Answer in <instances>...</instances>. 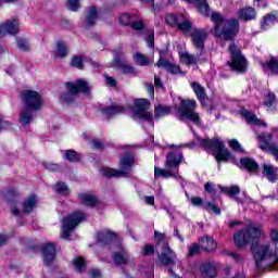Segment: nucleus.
<instances>
[{"label": "nucleus", "instance_id": "e433bc0d", "mask_svg": "<svg viewBox=\"0 0 278 278\" xmlns=\"http://www.w3.org/2000/svg\"><path fill=\"white\" fill-rule=\"evenodd\" d=\"M55 55L56 58H61L64 60L66 55H68V46L62 41L56 42V50H55Z\"/></svg>", "mask_w": 278, "mask_h": 278}, {"label": "nucleus", "instance_id": "e2e57ef3", "mask_svg": "<svg viewBox=\"0 0 278 278\" xmlns=\"http://www.w3.org/2000/svg\"><path fill=\"white\" fill-rule=\"evenodd\" d=\"M191 203L195 207H201V205H203V199H201L200 197L192 198Z\"/></svg>", "mask_w": 278, "mask_h": 278}, {"label": "nucleus", "instance_id": "9d476101", "mask_svg": "<svg viewBox=\"0 0 278 278\" xmlns=\"http://www.w3.org/2000/svg\"><path fill=\"white\" fill-rule=\"evenodd\" d=\"M150 108L151 102H149V100L136 99L131 118L134 121H143L144 123H151V121H153V114L148 111Z\"/></svg>", "mask_w": 278, "mask_h": 278}, {"label": "nucleus", "instance_id": "4468645a", "mask_svg": "<svg viewBox=\"0 0 278 278\" xmlns=\"http://www.w3.org/2000/svg\"><path fill=\"white\" fill-rule=\"evenodd\" d=\"M112 65L124 73V75H134L136 70L125 60V54L119 52L114 55Z\"/></svg>", "mask_w": 278, "mask_h": 278}, {"label": "nucleus", "instance_id": "09e8293b", "mask_svg": "<svg viewBox=\"0 0 278 278\" xmlns=\"http://www.w3.org/2000/svg\"><path fill=\"white\" fill-rule=\"evenodd\" d=\"M67 8L72 12H77L81 5L79 4V0H67Z\"/></svg>", "mask_w": 278, "mask_h": 278}, {"label": "nucleus", "instance_id": "6e6552de", "mask_svg": "<svg viewBox=\"0 0 278 278\" xmlns=\"http://www.w3.org/2000/svg\"><path fill=\"white\" fill-rule=\"evenodd\" d=\"M195 110V100H181L179 108H176V112L178 113L177 117L180 121H191V123H194V125H201V117Z\"/></svg>", "mask_w": 278, "mask_h": 278}, {"label": "nucleus", "instance_id": "f3484780", "mask_svg": "<svg viewBox=\"0 0 278 278\" xmlns=\"http://www.w3.org/2000/svg\"><path fill=\"white\" fill-rule=\"evenodd\" d=\"M41 253L43 255V263L46 266H51L53 262H55V243H47L46 245L41 247Z\"/></svg>", "mask_w": 278, "mask_h": 278}, {"label": "nucleus", "instance_id": "a878e982", "mask_svg": "<svg viewBox=\"0 0 278 278\" xmlns=\"http://www.w3.org/2000/svg\"><path fill=\"white\" fill-rule=\"evenodd\" d=\"M78 199L83 205H87V207H94L97 203H99V200L96 195L91 193H79Z\"/></svg>", "mask_w": 278, "mask_h": 278}, {"label": "nucleus", "instance_id": "37998d69", "mask_svg": "<svg viewBox=\"0 0 278 278\" xmlns=\"http://www.w3.org/2000/svg\"><path fill=\"white\" fill-rule=\"evenodd\" d=\"M73 264L78 273H84V268H86V261L84 260V257L78 256L74 258Z\"/></svg>", "mask_w": 278, "mask_h": 278}, {"label": "nucleus", "instance_id": "7ed1b4c3", "mask_svg": "<svg viewBox=\"0 0 278 278\" xmlns=\"http://www.w3.org/2000/svg\"><path fill=\"white\" fill-rule=\"evenodd\" d=\"M21 97L25 108L20 113V123L23 127H27L34 121V112L42 110V96L38 91L24 90Z\"/></svg>", "mask_w": 278, "mask_h": 278}, {"label": "nucleus", "instance_id": "393cba45", "mask_svg": "<svg viewBox=\"0 0 278 278\" xmlns=\"http://www.w3.org/2000/svg\"><path fill=\"white\" fill-rule=\"evenodd\" d=\"M97 238V242L99 244H112V242H114V240H116V233L111 232V231H102V232H98L96 235Z\"/></svg>", "mask_w": 278, "mask_h": 278}, {"label": "nucleus", "instance_id": "dca6fc26", "mask_svg": "<svg viewBox=\"0 0 278 278\" xmlns=\"http://www.w3.org/2000/svg\"><path fill=\"white\" fill-rule=\"evenodd\" d=\"M18 27L20 23L16 18L8 20L5 23L0 24V38H5L8 35L16 36Z\"/></svg>", "mask_w": 278, "mask_h": 278}, {"label": "nucleus", "instance_id": "79ce46f5", "mask_svg": "<svg viewBox=\"0 0 278 278\" xmlns=\"http://www.w3.org/2000/svg\"><path fill=\"white\" fill-rule=\"evenodd\" d=\"M177 27L180 31H190L192 29V23L182 16V20L178 21Z\"/></svg>", "mask_w": 278, "mask_h": 278}, {"label": "nucleus", "instance_id": "a19ab883", "mask_svg": "<svg viewBox=\"0 0 278 278\" xmlns=\"http://www.w3.org/2000/svg\"><path fill=\"white\" fill-rule=\"evenodd\" d=\"M180 59L188 65L197 64V62H199V59L194 54H190L188 52L180 54Z\"/></svg>", "mask_w": 278, "mask_h": 278}, {"label": "nucleus", "instance_id": "c756f323", "mask_svg": "<svg viewBox=\"0 0 278 278\" xmlns=\"http://www.w3.org/2000/svg\"><path fill=\"white\" fill-rule=\"evenodd\" d=\"M191 88L201 103H203V101L207 99V93H205V88L201 86V84L191 83Z\"/></svg>", "mask_w": 278, "mask_h": 278}, {"label": "nucleus", "instance_id": "20e7f679", "mask_svg": "<svg viewBox=\"0 0 278 278\" xmlns=\"http://www.w3.org/2000/svg\"><path fill=\"white\" fill-rule=\"evenodd\" d=\"M184 162V153L181 152H169L166 156L165 169L160 167H154V177L155 179L164 177H173L174 179H184L179 175V165Z\"/></svg>", "mask_w": 278, "mask_h": 278}, {"label": "nucleus", "instance_id": "473e14b6", "mask_svg": "<svg viewBox=\"0 0 278 278\" xmlns=\"http://www.w3.org/2000/svg\"><path fill=\"white\" fill-rule=\"evenodd\" d=\"M168 114H170V106L162 104H157L156 106H154V118H164V116H168Z\"/></svg>", "mask_w": 278, "mask_h": 278}, {"label": "nucleus", "instance_id": "f8f14e48", "mask_svg": "<svg viewBox=\"0 0 278 278\" xmlns=\"http://www.w3.org/2000/svg\"><path fill=\"white\" fill-rule=\"evenodd\" d=\"M258 140L261 142L260 149L271 153L278 162V146L273 143V134H260Z\"/></svg>", "mask_w": 278, "mask_h": 278}, {"label": "nucleus", "instance_id": "58836bf2", "mask_svg": "<svg viewBox=\"0 0 278 278\" xmlns=\"http://www.w3.org/2000/svg\"><path fill=\"white\" fill-rule=\"evenodd\" d=\"M165 21L167 23V25H178L179 21H184V15L178 14L175 15L173 13H169L166 15Z\"/></svg>", "mask_w": 278, "mask_h": 278}, {"label": "nucleus", "instance_id": "de8ad7c7", "mask_svg": "<svg viewBox=\"0 0 278 278\" xmlns=\"http://www.w3.org/2000/svg\"><path fill=\"white\" fill-rule=\"evenodd\" d=\"M16 197H18V191L16 190V188H11L4 193V199L9 203L10 201H12V199H16Z\"/></svg>", "mask_w": 278, "mask_h": 278}, {"label": "nucleus", "instance_id": "c85d7f7f", "mask_svg": "<svg viewBox=\"0 0 278 278\" xmlns=\"http://www.w3.org/2000/svg\"><path fill=\"white\" fill-rule=\"evenodd\" d=\"M222 191L224 194H227V197H230L231 199H235L237 203H242V200L238 198V194H240V187L239 186H231V187H224L222 188Z\"/></svg>", "mask_w": 278, "mask_h": 278}, {"label": "nucleus", "instance_id": "680f3d73", "mask_svg": "<svg viewBox=\"0 0 278 278\" xmlns=\"http://www.w3.org/2000/svg\"><path fill=\"white\" fill-rule=\"evenodd\" d=\"M105 81L111 88H116V79L114 77L105 75Z\"/></svg>", "mask_w": 278, "mask_h": 278}, {"label": "nucleus", "instance_id": "f03ea898", "mask_svg": "<svg viewBox=\"0 0 278 278\" xmlns=\"http://www.w3.org/2000/svg\"><path fill=\"white\" fill-rule=\"evenodd\" d=\"M195 3L202 16H211V21L214 23L213 35L215 38L226 40L227 42H233L236 40V36L240 34V21L237 18L227 20L223 14L212 12L206 0H198Z\"/></svg>", "mask_w": 278, "mask_h": 278}, {"label": "nucleus", "instance_id": "2f4dec72", "mask_svg": "<svg viewBox=\"0 0 278 278\" xmlns=\"http://www.w3.org/2000/svg\"><path fill=\"white\" fill-rule=\"evenodd\" d=\"M201 273L204 275L206 278H214L216 277V266L212 263H204L200 267Z\"/></svg>", "mask_w": 278, "mask_h": 278}, {"label": "nucleus", "instance_id": "b1692460", "mask_svg": "<svg viewBox=\"0 0 278 278\" xmlns=\"http://www.w3.org/2000/svg\"><path fill=\"white\" fill-rule=\"evenodd\" d=\"M257 12L254 8L245 7L238 11L239 21H255Z\"/></svg>", "mask_w": 278, "mask_h": 278}, {"label": "nucleus", "instance_id": "4be33fe9", "mask_svg": "<svg viewBox=\"0 0 278 278\" xmlns=\"http://www.w3.org/2000/svg\"><path fill=\"white\" fill-rule=\"evenodd\" d=\"M277 170L278 168L270 164H266V163L263 164V172H262L263 177H266L267 180L270 181V184L277 182L278 180Z\"/></svg>", "mask_w": 278, "mask_h": 278}, {"label": "nucleus", "instance_id": "ea45409f", "mask_svg": "<svg viewBox=\"0 0 278 278\" xmlns=\"http://www.w3.org/2000/svg\"><path fill=\"white\" fill-rule=\"evenodd\" d=\"M55 192L59 194H62L63 197H66V194H71V189H68V186H66V182H58L54 186Z\"/></svg>", "mask_w": 278, "mask_h": 278}, {"label": "nucleus", "instance_id": "412c9836", "mask_svg": "<svg viewBox=\"0 0 278 278\" xmlns=\"http://www.w3.org/2000/svg\"><path fill=\"white\" fill-rule=\"evenodd\" d=\"M261 66H263L265 73L267 75H278V59L275 56H270L266 62H261Z\"/></svg>", "mask_w": 278, "mask_h": 278}, {"label": "nucleus", "instance_id": "0e129e2a", "mask_svg": "<svg viewBox=\"0 0 278 278\" xmlns=\"http://www.w3.org/2000/svg\"><path fill=\"white\" fill-rule=\"evenodd\" d=\"M10 127V122L3 118V115H0V129H8Z\"/></svg>", "mask_w": 278, "mask_h": 278}, {"label": "nucleus", "instance_id": "bb28decb", "mask_svg": "<svg viewBox=\"0 0 278 278\" xmlns=\"http://www.w3.org/2000/svg\"><path fill=\"white\" fill-rule=\"evenodd\" d=\"M200 245L203 251H216L218 244L214 241V238L205 236L200 240Z\"/></svg>", "mask_w": 278, "mask_h": 278}, {"label": "nucleus", "instance_id": "6ab92c4d", "mask_svg": "<svg viewBox=\"0 0 278 278\" xmlns=\"http://www.w3.org/2000/svg\"><path fill=\"white\" fill-rule=\"evenodd\" d=\"M119 247V251L115 252L112 255V260L115 266H123L131 263V255L124 250V248Z\"/></svg>", "mask_w": 278, "mask_h": 278}, {"label": "nucleus", "instance_id": "423d86ee", "mask_svg": "<svg viewBox=\"0 0 278 278\" xmlns=\"http://www.w3.org/2000/svg\"><path fill=\"white\" fill-rule=\"evenodd\" d=\"M65 88L67 92L61 94V103H73V101H75V96L78 94V92H83V94H88V92H90V86L88 85V81L84 79L67 81L65 83Z\"/></svg>", "mask_w": 278, "mask_h": 278}, {"label": "nucleus", "instance_id": "cd10ccee", "mask_svg": "<svg viewBox=\"0 0 278 278\" xmlns=\"http://www.w3.org/2000/svg\"><path fill=\"white\" fill-rule=\"evenodd\" d=\"M36 203H38L36 200V195H30L29 198L24 200L22 204L23 214H31V212H34V208L36 207Z\"/></svg>", "mask_w": 278, "mask_h": 278}, {"label": "nucleus", "instance_id": "9b49d317", "mask_svg": "<svg viewBox=\"0 0 278 278\" xmlns=\"http://www.w3.org/2000/svg\"><path fill=\"white\" fill-rule=\"evenodd\" d=\"M86 218V215L81 212H75L67 217L63 218L62 224V238L64 240H68L71 238V235L75 230V227L79 225V223H83V220Z\"/></svg>", "mask_w": 278, "mask_h": 278}, {"label": "nucleus", "instance_id": "aec40b11", "mask_svg": "<svg viewBox=\"0 0 278 278\" xmlns=\"http://www.w3.org/2000/svg\"><path fill=\"white\" fill-rule=\"evenodd\" d=\"M155 66H157V68H166L167 73H170V75H179V73H181L179 65L169 63L168 60L164 58H160Z\"/></svg>", "mask_w": 278, "mask_h": 278}, {"label": "nucleus", "instance_id": "c9c22d12", "mask_svg": "<svg viewBox=\"0 0 278 278\" xmlns=\"http://www.w3.org/2000/svg\"><path fill=\"white\" fill-rule=\"evenodd\" d=\"M64 156H65V160H67V162H71V163H77L81 161V154H79L75 150H65Z\"/></svg>", "mask_w": 278, "mask_h": 278}, {"label": "nucleus", "instance_id": "13d9d810", "mask_svg": "<svg viewBox=\"0 0 278 278\" xmlns=\"http://www.w3.org/2000/svg\"><path fill=\"white\" fill-rule=\"evenodd\" d=\"M275 93H268L267 101L264 102V105H266V108H271V105L275 103Z\"/></svg>", "mask_w": 278, "mask_h": 278}, {"label": "nucleus", "instance_id": "39448f33", "mask_svg": "<svg viewBox=\"0 0 278 278\" xmlns=\"http://www.w3.org/2000/svg\"><path fill=\"white\" fill-rule=\"evenodd\" d=\"M198 142H200L203 149H211L212 151H214V153H216L215 159L218 163V168H220V162H229L230 160H233V154H231L229 150L225 149V143L218 138H198Z\"/></svg>", "mask_w": 278, "mask_h": 278}, {"label": "nucleus", "instance_id": "0eeeda50", "mask_svg": "<svg viewBox=\"0 0 278 278\" xmlns=\"http://www.w3.org/2000/svg\"><path fill=\"white\" fill-rule=\"evenodd\" d=\"M135 159L134 155L128 153L121 157L119 160V170L109 167H103L101 169L104 177H129L134 168Z\"/></svg>", "mask_w": 278, "mask_h": 278}, {"label": "nucleus", "instance_id": "864d4df0", "mask_svg": "<svg viewBox=\"0 0 278 278\" xmlns=\"http://www.w3.org/2000/svg\"><path fill=\"white\" fill-rule=\"evenodd\" d=\"M119 22H121V25H124V26L131 25V17L129 16V14L124 13L119 16Z\"/></svg>", "mask_w": 278, "mask_h": 278}, {"label": "nucleus", "instance_id": "603ef678", "mask_svg": "<svg viewBox=\"0 0 278 278\" xmlns=\"http://www.w3.org/2000/svg\"><path fill=\"white\" fill-rule=\"evenodd\" d=\"M201 253V247L199 244L193 243L189 247V256L192 257L194 255H199Z\"/></svg>", "mask_w": 278, "mask_h": 278}, {"label": "nucleus", "instance_id": "ddd939ff", "mask_svg": "<svg viewBox=\"0 0 278 278\" xmlns=\"http://www.w3.org/2000/svg\"><path fill=\"white\" fill-rule=\"evenodd\" d=\"M159 261L163 266H175L177 264V254L166 242L162 248V253L159 255Z\"/></svg>", "mask_w": 278, "mask_h": 278}, {"label": "nucleus", "instance_id": "69168bd1", "mask_svg": "<svg viewBox=\"0 0 278 278\" xmlns=\"http://www.w3.org/2000/svg\"><path fill=\"white\" fill-rule=\"evenodd\" d=\"M154 86L155 88H164V83L157 75L154 76Z\"/></svg>", "mask_w": 278, "mask_h": 278}, {"label": "nucleus", "instance_id": "2eb2a0df", "mask_svg": "<svg viewBox=\"0 0 278 278\" xmlns=\"http://www.w3.org/2000/svg\"><path fill=\"white\" fill-rule=\"evenodd\" d=\"M191 40L195 49L200 50V55L205 49V40H207V31L203 28H193L191 31Z\"/></svg>", "mask_w": 278, "mask_h": 278}, {"label": "nucleus", "instance_id": "8fccbe9b", "mask_svg": "<svg viewBox=\"0 0 278 278\" xmlns=\"http://www.w3.org/2000/svg\"><path fill=\"white\" fill-rule=\"evenodd\" d=\"M154 253H155V247L153 244H147L142 249V255H144V257H149V255H153Z\"/></svg>", "mask_w": 278, "mask_h": 278}, {"label": "nucleus", "instance_id": "774afa93", "mask_svg": "<svg viewBox=\"0 0 278 278\" xmlns=\"http://www.w3.org/2000/svg\"><path fill=\"white\" fill-rule=\"evenodd\" d=\"M90 275L92 278H101V270H99L97 268H92L90 270Z\"/></svg>", "mask_w": 278, "mask_h": 278}, {"label": "nucleus", "instance_id": "4c0bfd02", "mask_svg": "<svg viewBox=\"0 0 278 278\" xmlns=\"http://www.w3.org/2000/svg\"><path fill=\"white\" fill-rule=\"evenodd\" d=\"M97 15H98L97 9L94 7H91L86 17V23L89 27H93L97 21Z\"/></svg>", "mask_w": 278, "mask_h": 278}, {"label": "nucleus", "instance_id": "f704fd0d", "mask_svg": "<svg viewBox=\"0 0 278 278\" xmlns=\"http://www.w3.org/2000/svg\"><path fill=\"white\" fill-rule=\"evenodd\" d=\"M132 59L135 61V64H137L138 66H149L151 59H149L147 55L140 53V52H136L132 55Z\"/></svg>", "mask_w": 278, "mask_h": 278}, {"label": "nucleus", "instance_id": "7c9ffc66", "mask_svg": "<svg viewBox=\"0 0 278 278\" xmlns=\"http://www.w3.org/2000/svg\"><path fill=\"white\" fill-rule=\"evenodd\" d=\"M240 163L243 166V168H245L250 173H255V170H257V168H260V164H257V162H255V160L250 159V157L241 159Z\"/></svg>", "mask_w": 278, "mask_h": 278}, {"label": "nucleus", "instance_id": "1a4fd4ad", "mask_svg": "<svg viewBox=\"0 0 278 278\" xmlns=\"http://www.w3.org/2000/svg\"><path fill=\"white\" fill-rule=\"evenodd\" d=\"M228 51L231 55V61H228V66L236 73H244L247 71V66H249V62H247V59L242 55L240 48L232 42L229 46Z\"/></svg>", "mask_w": 278, "mask_h": 278}, {"label": "nucleus", "instance_id": "5701e85b", "mask_svg": "<svg viewBox=\"0 0 278 278\" xmlns=\"http://www.w3.org/2000/svg\"><path fill=\"white\" fill-rule=\"evenodd\" d=\"M241 116H243V118H245L247 123H249L250 125L268 127V124L256 117L255 114L249 110H242Z\"/></svg>", "mask_w": 278, "mask_h": 278}, {"label": "nucleus", "instance_id": "f257e3e1", "mask_svg": "<svg viewBox=\"0 0 278 278\" xmlns=\"http://www.w3.org/2000/svg\"><path fill=\"white\" fill-rule=\"evenodd\" d=\"M264 236L262 225H249L245 230H239L233 236L235 244L242 249L244 244H251V251L255 261L256 268H262V263L269 260L268 264H275L278 262V250L273 252L270 244L260 243V238ZM271 240L278 242V230L271 231Z\"/></svg>", "mask_w": 278, "mask_h": 278}, {"label": "nucleus", "instance_id": "338daca9", "mask_svg": "<svg viewBox=\"0 0 278 278\" xmlns=\"http://www.w3.org/2000/svg\"><path fill=\"white\" fill-rule=\"evenodd\" d=\"M92 148L93 149H103V142H101V140H99V139H94L92 141Z\"/></svg>", "mask_w": 278, "mask_h": 278}, {"label": "nucleus", "instance_id": "3c124183", "mask_svg": "<svg viewBox=\"0 0 278 278\" xmlns=\"http://www.w3.org/2000/svg\"><path fill=\"white\" fill-rule=\"evenodd\" d=\"M229 147H231L233 151H238L239 153H244V149H242V146H240V142H238V140L236 139H231L229 141Z\"/></svg>", "mask_w": 278, "mask_h": 278}, {"label": "nucleus", "instance_id": "bf43d9fd", "mask_svg": "<svg viewBox=\"0 0 278 278\" xmlns=\"http://www.w3.org/2000/svg\"><path fill=\"white\" fill-rule=\"evenodd\" d=\"M204 190L210 194H216V189H214V185H212V182H206L204 185Z\"/></svg>", "mask_w": 278, "mask_h": 278}, {"label": "nucleus", "instance_id": "5fc2aeb1", "mask_svg": "<svg viewBox=\"0 0 278 278\" xmlns=\"http://www.w3.org/2000/svg\"><path fill=\"white\" fill-rule=\"evenodd\" d=\"M42 165L48 170H52V173H58V170H60V165H58L55 163H42Z\"/></svg>", "mask_w": 278, "mask_h": 278}, {"label": "nucleus", "instance_id": "a18cd8bd", "mask_svg": "<svg viewBox=\"0 0 278 278\" xmlns=\"http://www.w3.org/2000/svg\"><path fill=\"white\" fill-rule=\"evenodd\" d=\"M17 48L21 51H29V41L25 38H17L16 39Z\"/></svg>", "mask_w": 278, "mask_h": 278}, {"label": "nucleus", "instance_id": "72a5a7b5", "mask_svg": "<svg viewBox=\"0 0 278 278\" xmlns=\"http://www.w3.org/2000/svg\"><path fill=\"white\" fill-rule=\"evenodd\" d=\"M275 21H277V16L275 14H266L261 22V29L266 30L268 27H273L275 25Z\"/></svg>", "mask_w": 278, "mask_h": 278}, {"label": "nucleus", "instance_id": "052dcab7", "mask_svg": "<svg viewBox=\"0 0 278 278\" xmlns=\"http://www.w3.org/2000/svg\"><path fill=\"white\" fill-rule=\"evenodd\" d=\"M154 240H155L156 244H160V242L164 241V233L155 230L154 231Z\"/></svg>", "mask_w": 278, "mask_h": 278}, {"label": "nucleus", "instance_id": "6e6d98bb", "mask_svg": "<svg viewBox=\"0 0 278 278\" xmlns=\"http://www.w3.org/2000/svg\"><path fill=\"white\" fill-rule=\"evenodd\" d=\"M146 42L150 49H155V36L153 34L146 37Z\"/></svg>", "mask_w": 278, "mask_h": 278}, {"label": "nucleus", "instance_id": "a211bd4d", "mask_svg": "<svg viewBox=\"0 0 278 278\" xmlns=\"http://www.w3.org/2000/svg\"><path fill=\"white\" fill-rule=\"evenodd\" d=\"M100 112L102 116H105V118L110 121V118H114V116H117V114H125V112H127V108L118 104H113L111 106L100 109Z\"/></svg>", "mask_w": 278, "mask_h": 278}, {"label": "nucleus", "instance_id": "49530a36", "mask_svg": "<svg viewBox=\"0 0 278 278\" xmlns=\"http://www.w3.org/2000/svg\"><path fill=\"white\" fill-rule=\"evenodd\" d=\"M203 207L207 212H213V214L220 215V207H218L216 204H213L212 202H206L203 204Z\"/></svg>", "mask_w": 278, "mask_h": 278}, {"label": "nucleus", "instance_id": "c03bdc74", "mask_svg": "<svg viewBox=\"0 0 278 278\" xmlns=\"http://www.w3.org/2000/svg\"><path fill=\"white\" fill-rule=\"evenodd\" d=\"M71 66L78 68L79 71L84 70V59L81 56H73Z\"/></svg>", "mask_w": 278, "mask_h": 278}, {"label": "nucleus", "instance_id": "4d7b16f0", "mask_svg": "<svg viewBox=\"0 0 278 278\" xmlns=\"http://www.w3.org/2000/svg\"><path fill=\"white\" fill-rule=\"evenodd\" d=\"M130 25L136 31H142L144 29V24L141 21L134 22Z\"/></svg>", "mask_w": 278, "mask_h": 278}]
</instances>
